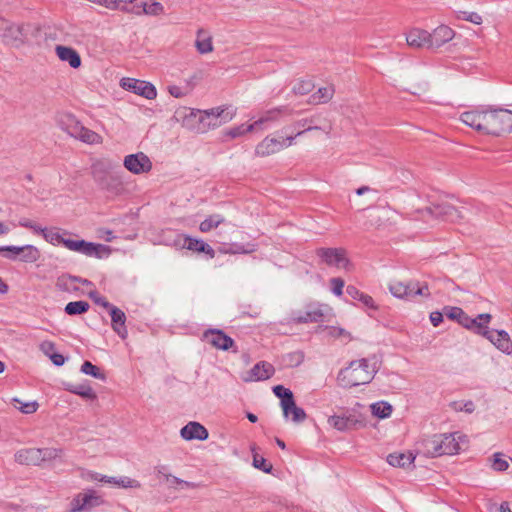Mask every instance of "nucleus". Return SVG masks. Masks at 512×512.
Masks as SVG:
<instances>
[{
  "mask_svg": "<svg viewBox=\"0 0 512 512\" xmlns=\"http://www.w3.org/2000/svg\"><path fill=\"white\" fill-rule=\"evenodd\" d=\"M93 180L101 190L112 195H120L124 191V183L120 171H113L109 163L97 162L91 167Z\"/></svg>",
  "mask_w": 512,
  "mask_h": 512,
  "instance_id": "f257e3e1",
  "label": "nucleus"
},
{
  "mask_svg": "<svg viewBox=\"0 0 512 512\" xmlns=\"http://www.w3.org/2000/svg\"><path fill=\"white\" fill-rule=\"evenodd\" d=\"M512 131V111L482 106V132L499 136Z\"/></svg>",
  "mask_w": 512,
  "mask_h": 512,
  "instance_id": "f03ea898",
  "label": "nucleus"
},
{
  "mask_svg": "<svg viewBox=\"0 0 512 512\" xmlns=\"http://www.w3.org/2000/svg\"><path fill=\"white\" fill-rule=\"evenodd\" d=\"M424 454L429 457L452 455L460 449L454 434H434L422 440Z\"/></svg>",
  "mask_w": 512,
  "mask_h": 512,
  "instance_id": "7ed1b4c3",
  "label": "nucleus"
},
{
  "mask_svg": "<svg viewBox=\"0 0 512 512\" xmlns=\"http://www.w3.org/2000/svg\"><path fill=\"white\" fill-rule=\"evenodd\" d=\"M233 113L226 112V110L222 107L212 108L210 110H191L190 116L197 117L199 126V132H206L209 129L217 128L229 121L233 118Z\"/></svg>",
  "mask_w": 512,
  "mask_h": 512,
  "instance_id": "20e7f679",
  "label": "nucleus"
},
{
  "mask_svg": "<svg viewBox=\"0 0 512 512\" xmlns=\"http://www.w3.org/2000/svg\"><path fill=\"white\" fill-rule=\"evenodd\" d=\"M60 126L62 130L66 131L70 136L84 143L94 144L98 143L100 140V136L96 132L84 127L76 117L71 114L64 115L61 118Z\"/></svg>",
  "mask_w": 512,
  "mask_h": 512,
  "instance_id": "39448f33",
  "label": "nucleus"
},
{
  "mask_svg": "<svg viewBox=\"0 0 512 512\" xmlns=\"http://www.w3.org/2000/svg\"><path fill=\"white\" fill-rule=\"evenodd\" d=\"M63 246L71 251L81 253L88 257H96L98 259L109 257L112 251L110 246L88 242L83 239H65V241H63Z\"/></svg>",
  "mask_w": 512,
  "mask_h": 512,
  "instance_id": "423d86ee",
  "label": "nucleus"
},
{
  "mask_svg": "<svg viewBox=\"0 0 512 512\" xmlns=\"http://www.w3.org/2000/svg\"><path fill=\"white\" fill-rule=\"evenodd\" d=\"M389 290L393 296L401 299L410 300L417 296H430L428 285L418 281H410L408 283L394 281L390 283Z\"/></svg>",
  "mask_w": 512,
  "mask_h": 512,
  "instance_id": "0eeeda50",
  "label": "nucleus"
},
{
  "mask_svg": "<svg viewBox=\"0 0 512 512\" xmlns=\"http://www.w3.org/2000/svg\"><path fill=\"white\" fill-rule=\"evenodd\" d=\"M317 129H319V127L309 126L302 131H298L295 136H288L286 139H282V140L266 137L263 141H261L256 146L255 153L257 156H261V157L269 156L271 154L277 153V152L281 151L282 149H284L285 147L291 146L293 144L294 139L297 136H301L302 134H304L307 131L317 130Z\"/></svg>",
  "mask_w": 512,
  "mask_h": 512,
  "instance_id": "6e6552de",
  "label": "nucleus"
},
{
  "mask_svg": "<svg viewBox=\"0 0 512 512\" xmlns=\"http://www.w3.org/2000/svg\"><path fill=\"white\" fill-rule=\"evenodd\" d=\"M105 503L104 499L93 489L76 494L69 504V512H89Z\"/></svg>",
  "mask_w": 512,
  "mask_h": 512,
  "instance_id": "1a4fd4ad",
  "label": "nucleus"
},
{
  "mask_svg": "<svg viewBox=\"0 0 512 512\" xmlns=\"http://www.w3.org/2000/svg\"><path fill=\"white\" fill-rule=\"evenodd\" d=\"M0 24V37L6 44L19 47L26 41L29 25H17L6 20H1Z\"/></svg>",
  "mask_w": 512,
  "mask_h": 512,
  "instance_id": "9d476101",
  "label": "nucleus"
},
{
  "mask_svg": "<svg viewBox=\"0 0 512 512\" xmlns=\"http://www.w3.org/2000/svg\"><path fill=\"white\" fill-rule=\"evenodd\" d=\"M337 380L344 388L365 385L372 381V372H363L349 364L348 367L340 370Z\"/></svg>",
  "mask_w": 512,
  "mask_h": 512,
  "instance_id": "9b49d317",
  "label": "nucleus"
},
{
  "mask_svg": "<svg viewBox=\"0 0 512 512\" xmlns=\"http://www.w3.org/2000/svg\"><path fill=\"white\" fill-rule=\"evenodd\" d=\"M328 423L330 426L341 432L355 430L366 426L365 419L361 415L348 411L339 415L330 416L328 418Z\"/></svg>",
  "mask_w": 512,
  "mask_h": 512,
  "instance_id": "f8f14e48",
  "label": "nucleus"
},
{
  "mask_svg": "<svg viewBox=\"0 0 512 512\" xmlns=\"http://www.w3.org/2000/svg\"><path fill=\"white\" fill-rule=\"evenodd\" d=\"M316 255L320 258L321 262L328 266H335L337 268L348 269L350 262L346 257V251L343 248H318Z\"/></svg>",
  "mask_w": 512,
  "mask_h": 512,
  "instance_id": "ddd939ff",
  "label": "nucleus"
},
{
  "mask_svg": "<svg viewBox=\"0 0 512 512\" xmlns=\"http://www.w3.org/2000/svg\"><path fill=\"white\" fill-rule=\"evenodd\" d=\"M444 314L450 320L457 321L463 327L480 334V315L475 318L468 316L460 307L445 306Z\"/></svg>",
  "mask_w": 512,
  "mask_h": 512,
  "instance_id": "4468645a",
  "label": "nucleus"
},
{
  "mask_svg": "<svg viewBox=\"0 0 512 512\" xmlns=\"http://www.w3.org/2000/svg\"><path fill=\"white\" fill-rule=\"evenodd\" d=\"M482 337H485L503 353L512 352V342L509 334L504 330L491 329L482 323Z\"/></svg>",
  "mask_w": 512,
  "mask_h": 512,
  "instance_id": "2eb2a0df",
  "label": "nucleus"
},
{
  "mask_svg": "<svg viewBox=\"0 0 512 512\" xmlns=\"http://www.w3.org/2000/svg\"><path fill=\"white\" fill-rule=\"evenodd\" d=\"M121 87L148 100H152L157 96L156 88L153 84L147 81L135 78H123L121 80Z\"/></svg>",
  "mask_w": 512,
  "mask_h": 512,
  "instance_id": "dca6fc26",
  "label": "nucleus"
},
{
  "mask_svg": "<svg viewBox=\"0 0 512 512\" xmlns=\"http://www.w3.org/2000/svg\"><path fill=\"white\" fill-rule=\"evenodd\" d=\"M421 213L424 214L423 218L427 215L451 222L462 217L458 209L449 203L434 204L433 206L426 207Z\"/></svg>",
  "mask_w": 512,
  "mask_h": 512,
  "instance_id": "f3484780",
  "label": "nucleus"
},
{
  "mask_svg": "<svg viewBox=\"0 0 512 512\" xmlns=\"http://www.w3.org/2000/svg\"><path fill=\"white\" fill-rule=\"evenodd\" d=\"M202 340L209 343L212 347L227 351L234 347V340L223 330L210 328L203 332Z\"/></svg>",
  "mask_w": 512,
  "mask_h": 512,
  "instance_id": "a211bd4d",
  "label": "nucleus"
},
{
  "mask_svg": "<svg viewBox=\"0 0 512 512\" xmlns=\"http://www.w3.org/2000/svg\"><path fill=\"white\" fill-rule=\"evenodd\" d=\"M123 165L129 172L136 175L148 173L152 169L150 158L143 152L125 156Z\"/></svg>",
  "mask_w": 512,
  "mask_h": 512,
  "instance_id": "6ab92c4d",
  "label": "nucleus"
},
{
  "mask_svg": "<svg viewBox=\"0 0 512 512\" xmlns=\"http://www.w3.org/2000/svg\"><path fill=\"white\" fill-rule=\"evenodd\" d=\"M324 314L316 305H308L305 311H292L290 321L295 324L322 322Z\"/></svg>",
  "mask_w": 512,
  "mask_h": 512,
  "instance_id": "aec40b11",
  "label": "nucleus"
},
{
  "mask_svg": "<svg viewBox=\"0 0 512 512\" xmlns=\"http://www.w3.org/2000/svg\"><path fill=\"white\" fill-rule=\"evenodd\" d=\"M275 373L274 366L267 361L256 363L242 378L244 382L264 381L270 379Z\"/></svg>",
  "mask_w": 512,
  "mask_h": 512,
  "instance_id": "412c9836",
  "label": "nucleus"
},
{
  "mask_svg": "<svg viewBox=\"0 0 512 512\" xmlns=\"http://www.w3.org/2000/svg\"><path fill=\"white\" fill-rule=\"evenodd\" d=\"M2 252H12L13 256L8 255L10 259H16L17 255H20V260L24 262H36L39 259V251L33 245H25V246H3L0 247V253Z\"/></svg>",
  "mask_w": 512,
  "mask_h": 512,
  "instance_id": "4be33fe9",
  "label": "nucleus"
},
{
  "mask_svg": "<svg viewBox=\"0 0 512 512\" xmlns=\"http://www.w3.org/2000/svg\"><path fill=\"white\" fill-rule=\"evenodd\" d=\"M180 435L185 440H200L208 439V430L199 422L191 421L182 427Z\"/></svg>",
  "mask_w": 512,
  "mask_h": 512,
  "instance_id": "5701e85b",
  "label": "nucleus"
},
{
  "mask_svg": "<svg viewBox=\"0 0 512 512\" xmlns=\"http://www.w3.org/2000/svg\"><path fill=\"white\" fill-rule=\"evenodd\" d=\"M111 316V326L114 332L121 338L126 339L128 335L127 327L125 325L126 315L116 306H113L109 311Z\"/></svg>",
  "mask_w": 512,
  "mask_h": 512,
  "instance_id": "b1692460",
  "label": "nucleus"
},
{
  "mask_svg": "<svg viewBox=\"0 0 512 512\" xmlns=\"http://www.w3.org/2000/svg\"><path fill=\"white\" fill-rule=\"evenodd\" d=\"M406 42L413 48H431L429 32L419 28H413L408 32Z\"/></svg>",
  "mask_w": 512,
  "mask_h": 512,
  "instance_id": "393cba45",
  "label": "nucleus"
},
{
  "mask_svg": "<svg viewBox=\"0 0 512 512\" xmlns=\"http://www.w3.org/2000/svg\"><path fill=\"white\" fill-rule=\"evenodd\" d=\"M429 36L431 48H439L453 39L454 31L446 25H440L429 33Z\"/></svg>",
  "mask_w": 512,
  "mask_h": 512,
  "instance_id": "a878e982",
  "label": "nucleus"
},
{
  "mask_svg": "<svg viewBox=\"0 0 512 512\" xmlns=\"http://www.w3.org/2000/svg\"><path fill=\"white\" fill-rule=\"evenodd\" d=\"M183 248L197 253H204L208 256L209 259L215 257V250L208 243L201 239L185 236Z\"/></svg>",
  "mask_w": 512,
  "mask_h": 512,
  "instance_id": "bb28decb",
  "label": "nucleus"
},
{
  "mask_svg": "<svg viewBox=\"0 0 512 512\" xmlns=\"http://www.w3.org/2000/svg\"><path fill=\"white\" fill-rule=\"evenodd\" d=\"M40 448H24L18 450L14 459L21 465H40Z\"/></svg>",
  "mask_w": 512,
  "mask_h": 512,
  "instance_id": "cd10ccee",
  "label": "nucleus"
},
{
  "mask_svg": "<svg viewBox=\"0 0 512 512\" xmlns=\"http://www.w3.org/2000/svg\"><path fill=\"white\" fill-rule=\"evenodd\" d=\"M55 51L58 58L61 61L68 62L72 68L76 69L81 66V57L74 48L57 45Z\"/></svg>",
  "mask_w": 512,
  "mask_h": 512,
  "instance_id": "c85d7f7f",
  "label": "nucleus"
},
{
  "mask_svg": "<svg viewBox=\"0 0 512 512\" xmlns=\"http://www.w3.org/2000/svg\"><path fill=\"white\" fill-rule=\"evenodd\" d=\"M293 110L287 106H280L266 111L258 120L254 122L256 129L267 122L277 121L281 116L291 115Z\"/></svg>",
  "mask_w": 512,
  "mask_h": 512,
  "instance_id": "c756f323",
  "label": "nucleus"
},
{
  "mask_svg": "<svg viewBox=\"0 0 512 512\" xmlns=\"http://www.w3.org/2000/svg\"><path fill=\"white\" fill-rule=\"evenodd\" d=\"M415 455L408 453H391L387 456V462L394 467L406 468L413 464Z\"/></svg>",
  "mask_w": 512,
  "mask_h": 512,
  "instance_id": "7c9ffc66",
  "label": "nucleus"
},
{
  "mask_svg": "<svg viewBox=\"0 0 512 512\" xmlns=\"http://www.w3.org/2000/svg\"><path fill=\"white\" fill-rule=\"evenodd\" d=\"M346 293L354 300L360 301L365 307L376 309L377 307L374 304V300L368 294L361 292L358 288L353 285H348L346 288Z\"/></svg>",
  "mask_w": 512,
  "mask_h": 512,
  "instance_id": "2f4dec72",
  "label": "nucleus"
},
{
  "mask_svg": "<svg viewBox=\"0 0 512 512\" xmlns=\"http://www.w3.org/2000/svg\"><path fill=\"white\" fill-rule=\"evenodd\" d=\"M350 364L352 367H356L361 369L363 372H372V379L374 375L378 371V360L376 356H372L370 358H362L360 360L351 361Z\"/></svg>",
  "mask_w": 512,
  "mask_h": 512,
  "instance_id": "473e14b6",
  "label": "nucleus"
},
{
  "mask_svg": "<svg viewBox=\"0 0 512 512\" xmlns=\"http://www.w3.org/2000/svg\"><path fill=\"white\" fill-rule=\"evenodd\" d=\"M99 480L102 482L114 484V485H116L118 487H122V488H140L141 487V484L139 481L132 479L130 477H127V476H123V477H119V478L102 476Z\"/></svg>",
  "mask_w": 512,
  "mask_h": 512,
  "instance_id": "72a5a7b5",
  "label": "nucleus"
},
{
  "mask_svg": "<svg viewBox=\"0 0 512 512\" xmlns=\"http://www.w3.org/2000/svg\"><path fill=\"white\" fill-rule=\"evenodd\" d=\"M289 407H283V415L285 418H288L289 415H292V421L295 423H301L303 422L307 415L304 411V409L298 407L295 403V400L291 402V404L288 405Z\"/></svg>",
  "mask_w": 512,
  "mask_h": 512,
  "instance_id": "f704fd0d",
  "label": "nucleus"
},
{
  "mask_svg": "<svg viewBox=\"0 0 512 512\" xmlns=\"http://www.w3.org/2000/svg\"><path fill=\"white\" fill-rule=\"evenodd\" d=\"M89 308L90 304L87 301L79 300L67 303L64 312L69 316H76L86 313Z\"/></svg>",
  "mask_w": 512,
  "mask_h": 512,
  "instance_id": "c9c22d12",
  "label": "nucleus"
},
{
  "mask_svg": "<svg viewBox=\"0 0 512 512\" xmlns=\"http://www.w3.org/2000/svg\"><path fill=\"white\" fill-rule=\"evenodd\" d=\"M75 280H78L77 276L63 274L57 278L55 286L58 290L63 292L76 291L78 288L74 285Z\"/></svg>",
  "mask_w": 512,
  "mask_h": 512,
  "instance_id": "e433bc0d",
  "label": "nucleus"
},
{
  "mask_svg": "<svg viewBox=\"0 0 512 512\" xmlns=\"http://www.w3.org/2000/svg\"><path fill=\"white\" fill-rule=\"evenodd\" d=\"M272 391L276 397L280 399L281 407H289L288 405L294 400L293 393L290 389L283 385H276L272 388Z\"/></svg>",
  "mask_w": 512,
  "mask_h": 512,
  "instance_id": "4c0bfd02",
  "label": "nucleus"
},
{
  "mask_svg": "<svg viewBox=\"0 0 512 512\" xmlns=\"http://www.w3.org/2000/svg\"><path fill=\"white\" fill-rule=\"evenodd\" d=\"M66 390H68L69 392H71L73 394L82 396L87 399H95L96 398V394L89 384H78V385L68 384Z\"/></svg>",
  "mask_w": 512,
  "mask_h": 512,
  "instance_id": "58836bf2",
  "label": "nucleus"
},
{
  "mask_svg": "<svg viewBox=\"0 0 512 512\" xmlns=\"http://www.w3.org/2000/svg\"><path fill=\"white\" fill-rule=\"evenodd\" d=\"M225 222V218L220 214H213L208 216L199 225V230L203 233L209 232L217 228L220 224Z\"/></svg>",
  "mask_w": 512,
  "mask_h": 512,
  "instance_id": "ea45409f",
  "label": "nucleus"
},
{
  "mask_svg": "<svg viewBox=\"0 0 512 512\" xmlns=\"http://www.w3.org/2000/svg\"><path fill=\"white\" fill-rule=\"evenodd\" d=\"M335 93L334 86H326L319 88L312 96L313 103H327L330 101Z\"/></svg>",
  "mask_w": 512,
  "mask_h": 512,
  "instance_id": "a19ab883",
  "label": "nucleus"
},
{
  "mask_svg": "<svg viewBox=\"0 0 512 512\" xmlns=\"http://www.w3.org/2000/svg\"><path fill=\"white\" fill-rule=\"evenodd\" d=\"M221 251L226 254H249L256 251V245L252 243H248L246 245L240 243H232Z\"/></svg>",
  "mask_w": 512,
  "mask_h": 512,
  "instance_id": "79ce46f5",
  "label": "nucleus"
},
{
  "mask_svg": "<svg viewBox=\"0 0 512 512\" xmlns=\"http://www.w3.org/2000/svg\"><path fill=\"white\" fill-rule=\"evenodd\" d=\"M393 411L391 404L386 401H379L371 405V412L374 416L385 419L388 418Z\"/></svg>",
  "mask_w": 512,
  "mask_h": 512,
  "instance_id": "37998d69",
  "label": "nucleus"
},
{
  "mask_svg": "<svg viewBox=\"0 0 512 512\" xmlns=\"http://www.w3.org/2000/svg\"><path fill=\"white\" fill-rule=\"evenodd\" d=\"M80 371L86 375H90L96 379L105 380V374L100 370V368L90 361H84L81 365Z\"/></svg>",
  "mask_w": 512,
  "mask_h": 512,
  "instance_id": "c03bdc74",
  "label": "nucleus"
},
{
  "mask_svg": "<svg viewBox=\"0 0 512 512\" xmlns=\"http://www.w3.org/2000/svg\"><path fill=\"white\" fill-rule=\"evenodd\" d=\"M461 120L467 126L480 131V115L474 111H467L462 113Z\"/></svg>",
  "mask_w": 512,
  "mask_h": 512,
  "instance_id": "a18cd8bd",
  "label": "nucleus"
},
{
  "mask_svg": "<svg viewBox=\"0 0 512 512\" xmlns=\"http://www.w3.org/2000/svg\"><path fill=\"white\" fill-rule=\"evenodd\" d=\"M61 229L53 227V228H47L45 231V234L43 238L51 243L52 245H63V241H65L66 238L62 236L60 233Z\"/></svg>",
  "mask_w": 512,
  "mask_h": 512,
  "instance_id": "49530a36",
  "label": "nucleus"
},
{
  "mask_svg": "<svg viewBox=\"0 0 512 512\" xmlns=\"http://www.w3.org/2000/svg\"><path fill=\"white\" fill-rule=\"evenodd\" d=\"M202 30L198 31L197 40L195 42L196 48L200 54H206L213 50L211 37L201 38Z\"/></svg>",
  "mask_w": 512,
  "mask_h": 512,
  "instance_id": "de8ad7c7",
  "label": "nucleus"
},
{
  "mask_svg": "<svg viewBox=\"0 0 512 512\" xmlns=\"http://www.w3.org/2000/svg\"><path fill=\"white\" fill-rule=\"evenodd\" d=\"M14 407L20 410L24 414H32L37 411L39 404L36 401L22 402L18 398L12 399Z\"/></svg>",
  "mask_w": 512,
  "mask_h": 512,
  "instance_id": "09e8293b",
  "label": "nucleus"
},
{
  "mask_svg": "<svg viewBox=\"0 0 512 512\" xmlns=\"http://www.w3.org/2000/svg\"><path fill=\"white\" fill-rule=\"evenodd\" d=\"M502 456H503L502 453L497 452V453H494L493 457L489 459L491 462V464H490L491 468L494 471L503 472L508 469L509 463Z\"/></svg>",
  "mask_w": 512,
  "mask_h": 512,
  "instance_id": "8fccbe9b",
  "label": "nucleus"
},
{
  "mask_svg": "<svg viewBox=\"0 0 512 512\" xmlns=\"http://www.w3.org/2000/svg\"><path fill=\"white\" fill-rule=\"evenodd\" d=\"M314 88V84L311 80H300L292 88V92L295 95H306L310 93Z\"/></svg>",
  "mask_w": 512,
  "mask_h": 512,
  "instance_id": "3c124183",
  "label": "nucleus"
},
{
  "mask_svg": "<svg viewBox=\"0 0 512 512\" xmlns=\"http://www.w3.org/2000/svg\"><path fill=\"white\" fill-rule=\"evenodd\" d=\"M256 129V124L251 123L249 125L241 124L237 127H233L229 129L226 133L227 136L231 138H237L239 136L244 135L247 132H251Z\"/></svg>",
  "mask_w": 512,
  "mask_h": 512,
  "instance_id": "603ef678",
  "label": "nucleus"
},
{
  "mask_svg": "<svg viewBox=\"0 0 512 512\" xmlns=\"http://www.w3.org/2000/svg\"><path fill=\"white\" fill-rule=\"evenodd\" d=\"M40 452V463H42L44 461H50L60 457L63 450L59 448H40Z\"/></svg>",
  "mask_w": 512,
  "mask_h": 512,
  "instance_id": "864d4df0",
  "label": "nucleus"
},
{
  "mask_svg": "<svg viewBox=\"0 0 512 512\" xmlns=\"http://www.w3.org/2000/svg\"><path fill=\"white\" fill-rule=\"evenodd\" d=\"M253 466L264 473H271L273 466L271 463L267 462V460L260 456L257 453L253 454Z\"/></svg>",
  "mask_w": 512,
  "mask_h": 512,
  "instance_id": "5fc2aeb1",
  "label": "nucleus"
},
{
  "mask_svg": "<svg viewBox=\"0 0 512 512\" xmlns=\"http://www.w3.org/2000/svg\"><path fill=\"white\" fill-rule=\"evenodd\" d=\"M144 10L142 14L148 15H159L163 12V5L160 2L153 1L152 3H148V0H143Z\"/></svg>",
  "mask_w": 512,
  "mask_h": 512,
  "instance_id": "6e6d98bb",
  "label": "nucleus"
},
{
  "mask_svg": "<svg viewBox=\"0 0 512 512\" xmlns=\"http://www.w3.org/2000/svg\"><path fill=\"white\" fill-rule=\"evenodd\" d=\"M165 478L167 480V482H169L171 484V486H181L182 488H194L195 487V484L192 483V482H188V481H185V480H182L176 476H173V475H165Z\"/></svg>",
  "mask_w": 512,
  "mask_h": 512,
  "instance_id": "4d7b16f0",
  "label": "nucleus"
},
{
  "mask_svg": "<svg viewBox=\"0 0 512 512\" xmlns=\"http://www.w3.org/2000/svg\"><path fill=\"white\" fill-rule=\"evenodd\" d=\"M458 19L470 21L474 24H480V15L476 12L459 11L457 14Z\"/></svg>",
  "mask_w": 512,
  "mask_h": 512,
  "instance_id": "13d9d810",
  "label": "nucleus"
},
{
  "mask_svg": "<svg viewBox=\"0 0 512 512\" xmlns=\"http://www.w3.org/2000/svg\"><path fill=\"white\" fill-rule=\"evenodd\" d=\"M332 291L335 295L340 296L343 293L344 281L341 278H332L330 280Z\"/></svg>",
  "mask_w": 512,
  "mask_h": 512,
  "instance_id": "bf43d9fd",
  "label": "nucleus"
},
{
  "mask_svg": "<svg viewBox=\"0 0 512 512\" xmlns=\"http://www.w3.org/2000/svg\"><path fill=\"white\" fill-rule=\"evenodd\" d=\"M40 350L48 357L56 352V345L54 342L45 340L40 344Z\"/></svg>",
  "mask_w": 512,
  "mask_h": 512,
  "instance_id": "052dcab7",
  "label": "nucleus"
},
{
  "mask_svg": "<svg viewBox=\"0 0 512 512\" xmlns=\"http://www.w3.org/2000/svg\"><path fill=\"white\" fill-rule=\"evenodd\" d=\"M453 407L455 410L465 411L467 413H471L475 409V405L472 401L463 402H454Z\"/></svg>",
  "mask_w": 512,
  "mask_h": 512,
  "instance_id": "680f3d73",
  "label": "nucleus"
},
{
  "mask_svg": "<svg viewBox=\"0 0 512 512\" xmlns=\"http://www.w3.org/2000/svg\"><path fill=\"white\" fill-rule=\"evenodd\" d=\"M487 509L489 512H512L507 502H503L499 506L489 503Z\"/></svg>",
  "mask_w": 512,
  "mask_h": 512,
  "instance_id": "e2e57ef3",
  "label": "nucleus"
},
{
  "mask_svg": "<svg viewBox=\"0 0 512 512\" xmlns=\"http://www.w3.org/2000/svg\"><path fill=\"white\" fill-rule=\"evenodd\" d=\"M444 311L443 312H439V311H434L430 314V321L432 323L433 326L437 327L440 325V323L443 321V316H444Z\"/></svg>",
  "mask_w": 512,
  "mask_h": 512,
  "instance_id": "0e129e2a",
  "label": "nucleus"
},
{
  "mask_svg": "<svg viewBox=\"0 0 512 512\" xmlns=\"http://www.w3.org/2000/svg\"><path fill=\"white\" fill-rule=\"evenodd\" d=\"M169 93L175 98H182L186 95V92L179 86L173 85L168 88Z\"/></svg>",
  "mask_w": 512,
  "mask_h": 512,
  "instance_id": "69168bd1",
  "label": "nucleus"
},
{
  "mask_svg": "<svg viewBox=\"0 0 512 512\" xmlns=\"http://www.w3.org/2000/svg\"><path fill=\"white\" fill-rule=\"evenodd\" d=\"M49 358L56 366H62L65 363V357L57 352L51 354Z\"/></svg>",
  "mask_w": 512,
  "mask_h": 512,
  "instance_id": "338daca9",
  "label": "nucleus"
},
{
  "mask_svg": "<svg viewBox=\"0 0 512 512\" xmlns=\"http://www.w3.org/2000/svg\"><path fill=\"white\" fill-rule=\"evenodd\" d=\"M95 304L102 306L103 308L107 309L108 311L114 306L110 302L107 301V299L103 296H99L95 299Z\"/></svg>",
  "mask_w": 512,
  "mask_h": 512,
  "instance_id": "774afa93",
  "label": "nucleus"
}]
</instances>
